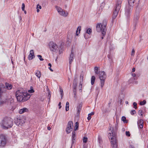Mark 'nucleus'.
Returning a JSON list of instances; mask_svg holds the SVG:
<instances>
[{"mask_svg": "<svg viewBox=\"0 0 148 148\" xmlns=\"http://www.w3.org/2000/svg\"><path fill=\"white\" fill-rule=\"evenodd\" d=\"M19 97L21 98V100H17L18 101L24 102L25 101L28 100L30 97L29 95H27V96H24V95H19Z\"/></svg>", "mask_w": 148, "mask_h": 148, "instance_id": "13", "label": "nucleus"}, {"mask_svg": "<svg viewBox=\"0 0 148 148\" xmlns=\"http://www.w3.org/2000/svg\"><path fill=\"white\" fill-rule=\"evenodd\" d=\"M132 75L134 77H135L136 75L134 73H132Z\"/></svg>", "mask_w": 148, "mask_h": 148, "instance_id": "54", "label": "nucleus"}, {"mask_svg": "<svg viewBox=\"0 0 148 148\" xmlns=\"http://www.w3.org/2000/svg\"><path fill=\"white\" fill-rule=\"evenodd\" d=\"M121 120L125 123H127L128 122L126 120V117L124 116H123L122 117Z\"/></svg>", "mask_w": 148, "mask_h": 148, "instance_id": "30", "label": "nucleus"}, {"mask_svg": "<svg viewBox=\"0 0 148 148\" xmlns=\"http://www.w3.org/2000/svg\"><path fill=\"white\" fill-rule=\"evenodd\" d=\"M125 134L126 135L128 136H130V134L129 131H126Z\"/></svg>", "mask_w": 148, "mask_h": 148, "instance_id": "41", "label": "nucleus"}, {"mask_svg": "<svg viewBox=\"0 0 148 148\" xmlns=\"http://www.w3.org/2000/svg\"><path fill=\"white\" fill-rule=\"evenodd\" d=\"M24 11V13L26 14L27 13L26 12L25 10H24V11Z\"/></svg>", "mask_w": 148, "mask_h": 148, "instance_id": "62", "label": "nucleus"}, {"mask_svg": "<svg viewBox=\"0 0 148 148\" xmlns=\"http://www.w3.org/2000/svg\"><path fill=\"white\" fill-rule=\"evenodd\" d=\"M110 130H111V133H109L108 137L110 138V137L112 136V137H111V141L110 142L112 148H118L117 143L116 141V135L114 130L113 128L112 129L111 127H110Z\"/></svg>", "mask_w": 148, "mask_h": 148, "instance_id": "3", "label": "nucleus"}, {"mask_svg": "<svg viewBox=\"0 0 148 148\" xmlns=\"http://www.w3.org/2000/svg\"><path fill=\"white\" fill-rule=\"evenodd\" d=\"M133 9V6L128 5L125 8V16L127 21L130 19L131 13L132 12Z\"/></svg>", "mask_w": 148, "mask_h": 148, "instance_id": "6", "label": "nucleus"}, {"mask_svg": "<svg viewBox=\"0 0 148 148\" xmlns=\"http://www.w3.org/2000/svg\"><path fill=\"white\" fill-rule=\"evenodd\" d=\"M51 96V94L50 93V92H49L48 96L49 97V98ZM50 99V98H49Z\"/></svg>", "mask_w": 148, "mask_h": 148, "instance_id": "56", "label": "nucleus"}, {"mask_svg": "<svg viewBox=\"0 0 148 148\" xmlns=\"http://www.w3.org/2000/svg\"><path fill=\"white\" fill-rule=\"evenodd\" d=\"M121 1L120 0H117L116 2V4L114 8L112 20V23H113L114 20L116 18L118 15V13L120 10L121 6Z\"/></svg>", "mask_w": 148, "mask_h": 148, "instance_id": "4", "label": "nucleus"}, {"mask_svg": "<svg viewBox=\"0 0 148 148\" xmlns=\"http://www.w3.org/2000/svg\"><path fill=\"white\" fill-rule=\"evenodd\" d=\"M76 133L75 131H73L72 133V143L71 145V148L73 146L75 143V141L76 139Z\"/></svg>", "mask_w": 148, "mask_h": 148, "instance_id": "14", "label": "nucleus"}, {"mask_svg": "<svg viewBox=\"0 0 148 148\" xmlns=\"http://www.w3.org/2000/svg\"><path fill=\"white\" fill-rule=\"evenodd\" d=\"M144 122L143 119H140L137 122V125L139 128L142 129L143 127Z\"/></svg>", "mask_w": 148, "mask_h": 148, "instance_id": "17", "label": "nucleus"}, {"mask_svg": "<svg viewBox=\"0 0 148 148\" xmlns=\"http://www.w3.org/2000/svg\"><path fill=\"white\" fill-rule=\"evenodd\" d=\"M69 103L68 102H67L66 104L65 110L66 111H67L69 110Z\"/></svg>", "mask_w": 148, "mask_h": 148, "instance_id": "29", "label": "nucleus"}, {"mask_svg": "<svg viewBox=\"0 0 148 148\" xmlns=\"http://www.w3.org/2000/svg\"><path fill=\"white\" fill-rule=\"evenodd\" d=\"M73 60V52L72 49L71 53L70 55L69 58V63L70 64H71Z\"/></svg>", "mask_w": 148, "mask_h": 148, "instance_id": "20", "label": "nucleus"}, {"mask_svg": "<svg viewBox=\"0 0 148 148\" xmlns=\"http://www.w3.org/2000/svg\"><path fill=\"white\" fill-rule=\"evenodd\" d=\"M37 8H39L40 9H41V6L40 5H39L38 4L37 5Z\"/></svg>", "mask_w": 148, "mask_h": 148, "instance_id": "48", "label": "nucleus"}, {"mask_svg": "<svg viewBox=\"0 0 148 148\" xmlns=\"http://www.w3.org/2000/svg\"><path fill=\"white\" fill-rule=\"evenodd\" d=\"M111 103V102H109V103H108V107H110V104Z\"/></svg>", "mask_w": 148, "mask_h": 148, "instance_id": "58", "label": "nucleus"}, {"mask_svg": "<svg viewBox=\"0 0 148 148\" xmlns=\"http://www.w3.org/2000/svg\"><path fill=\"white\" fill-rule=\"evenodd\" d=\"M60 0H51V1L53 3H57Z\"/></svg>", "mask_w": 148, "mask_h": 148, "instance_id": "44", "label": "nucleus"}, {"mask_svg": "<svg viewBox=\"0 0 148 148\" xmlns=\"http://www.w3.org/2000/svg\"><path fill=\"white\" fill-rule=\"evenodd\" d=\"M56 8L58 12L60 15L66 17L68 15V13L67 12H65V11L64 10L60 7L56 6Z\"/></svg>", "mask_w": 148, "mask_h": 148, "instance_id": "12", "label": "nucleus"}, {"mask_svg": "<svg viewBox=\"0 0 148 148\" xmlns=\"http://www.w3.org/2000/svg\"><path fill=\"white\" fill-rule=\"evenodd\" d=\"M48 46L51 51L57 53L58 51V46L53 41H50L48 44Z\"/></svg>", "mask_w": 148, "mask_h": 148, "instance_id": "7", "label": "nucleus"}, {"mask_svg": "<svg viewBox=\"0 0 148 148\" xmlns=\"http://www.w3.org/2000/svg\"><path fill=\"white\" fill-rule=\"evenodd\" d=\"M37 56L39 58V59L40 61H43L44 60L42 58V56L41 55H38Z\"/></svg>", "mask_w": 148, "mask_h": 148, "instance_id": "40", "label": "nucleus"}, {"mask_svg": "<svg viewBox=\"0 0 148 148\" xmlns=\"http://www.w3.org/2000/svg\"><path fill=\"white\" fill-rule=\"evenodd\" d=\"M125 103L126 104H128V102L127 101H126L125 102Z\"/></svg>", "mask_w": 148, "mask_h": 148, "instance_id": "63", "label": "nucleus"}, {"mask_svg": "<svg viewBox=\"0 0 148 148\" xmlns=\"http://www.w3.org/2000/svg\"><path fill=\"white\" fill-rule=\"evenodd\" d=\"M73 88V92L74 93V94L75 95V94H77L76 88Z\"/></svg>", "mask_w": 148, "mask_h": 148, "instance_id": "43", "label": "nucleus"}, {"mask_svg": "<svg viewBox=\"0 0 148 148\" xmlns=\"http://www.w3.org/2000/svg\"><path fill=\"white\" fill-rule=\"evenodd\" d=\"M28 91L30 93H33L34 92V90L33 89H32L30 90H29Z\"/></svg>", "mask_w": 148, "mask_h": 148, "instance_id": "46", "label": "nucleus"}, {"mask_svg": "<svg viewBox=\"0 0 148 148\" xmlns=\"http://www.w3.org/2000/svg\"><path fill=\"white\" fill-rule=\"evenodd\" d=\"M14 121L15 123L18 126L20 125H21V124L23 123L22 120L21 119L20 117L15 118Z\"/></svg>", "mask_w": 148, "mask_h": 148, "instance_id": "16", "label": "nucleus"}, {"mask_svg": "<svg viewBox=\"0 0 148 148\" xmlns=\"http://www.w3.org/2000/svg\"><path fill=\"white\" fill-rule=\"evenodd\" d=\"M146 103V100H144L143 101H141L140 102V105L141 106H143L145 105Z\"/></svg>", "mask_w": 148, "mask_h": 148, "instance_id": "31", "label": "nucleus"}, {"mask_svg": "<svg viewBox=\"0 0 148 148\" xmlns=\"http://www.w3.org/2000/svg\"><path fill=\"white\" fill-rule=\"evenodd\" d=\"M141 9L139 8H137L136 10L135 14L134 15L133 24L135 27L137 23L138 22L139 18V14L141 11Z\"/></svg>", "mask_w": 148, "mask_h": 148, "instance_id": "5", "label": "nucleus"}, {"mask_svg": "<svg viewBox=\"0 0 148 148\" xmlns=\"http://www.w3.org/2000/svg\"><path fill=\"white\" fill-rule=\"evenodd\" d=\"M143 110H139L138 114L139 115H140L141 116H142L143 115Z\"/></svg>", "mask_w": 148, "mask_h": 148, "instance_id": "35", "label": "nucleus"}, {"mask_svg": "<svg viewBox=\"0 0 148 148\" xmlns=\"http://www.w3.org/2000/svg\"><path fill=\"white\" fill-rule=\"evenodd\" d=\"M28 111V109L25 108H24L20 109L19 110V112L20 114H22L25 112H27Z\"/></svg>", "mask_w": 148, "mask_h": 148, "instance_id": "21", "label": "nucleus"}, {"mask_svg": "<svg viewBox=\"0 0 148 148\" xmlns=\"http://www.w3.org/2000/svg\"><path fill=\"white\" fill-rule=\"evenodd\" d=\"M80 78L82 79V81H83V71H82L81 73L80 76Z\"/></svg>", "mask_w": 148, "mask_h": 148, "instance_id": "37", "label": "nucleus"}, {"mask_svg": "<svg viewBox=\"0 0 148 148\" xmlns=\"http://www.w3.org/2000/svg\"><path fill=\"white\" fill-rule=\"evenodd\" d=\"M122 99H120V103H121L122 102Z\"/></svg>", "mask_w": 148, "mask_h": 148, "instance_id": "64", "label": "nucleus"}, {"mask_svg": "<svg viewBox=\"0 0 148 148\" xmlns=\"http://www.w3.org/2000/svg\"><path fill=\"white\" fill-rule=\"evenodd\" d=\"M87 138L86 137H84L83 138V142L84 143H86L87 141Z\"/></svg>", "mask_w": 148, "mask_h": 148, "instance_id": "34", "label": "nucleus"}, {"mask_svg": "<svg viewBox=\"0 0 148 148\" xmlns=\"http://www.w3.org/2000/svg\"><path fill=\"white\" fill-rule=\"evenodd\" d=\"M60 94L61 96V98H62V97L64 95L63 92V90L62 88H60Z\"/></svg>", "mask_w": 148, "mask_h": 148, "instance_id": "38", "label": "nucleus"}, {"mask_svg": "<svg viewBox=\"0 0 148 148\" xmlns=\"http://www.w3.org/2000/svg\"><path fill=\"white\" fill-rule=\"evenodd\" d=\"M24 95V96H27V95H29L22 89H20L17 90L16 92V96L17 98V100H21V98L19 97V95Z\"/></svg>", "mask_w": 148, "mask_h": 148, "instance_id": "9", "label": "nucleus"}, {"mask_svg": "<svg viewBox=\"0 0 148 148\" xmlns=\"http://www.w3.org/2000/svg\"><path fill=\"white\" fill-rule=\"evenodd\" d=\"M79 86H81V88L80 89V90H82V83L81 81H80L79 83Z\"/></svg>", "mask_w": 148, "mask_h": 148, "instance_id": "45", "label": "nucleus"}, {"mask_svg": "<svg viewBox=\"0 0 148 148\" xmlns=\"http://www.w3.org/2000/svg\"><path fill=\"white\" fill-rule=\"evenodd\" d=\"M35 57L34 52L33 50H31L30 51V54L28 56V58L29 60H31Z\"/></svg>", "mask_w": 148, "mask_h": 148, "instance_id": "18", "label": "nucleus"}, {"mask_svg": "<svg viewBox=\"0 0 148 148\" xmlns=\"http://www.w3.org/2000/svg\"><path fill=\"white\" fill-rule=\"evenodd\" d=\"M96 78L94 76H92L91 78V84L92 85L94 83L95 81Z\"/></svg>", "mask_w": 148, "mask_h": 148, "instance_id": "26", "label": "nucleus"}, {"mask_svg": "<svg viewBox=\"0 0 148 148\" xmlns=\"http://www.w3.org/2000/svg\"><path fill=\"white\" fill-rule=\"evenodd\" d=\"M25 5L24 3H23L22 4V11H24V10H25Z\"/></svg>", "mask_w": 148, "mask_h": 148, "instance_id": "42", "label": "nucleus"}, {"mask_svg": "<svg viewBox=\"0 0 148 148\" xmlns=\"http://www.w3.org/2000/svg\"><path fill=\"white\" fill-rule=\"evenodd\" d=\"M13 125V119L10 117H5L2 120L1 125L3 129H8L11 128Z\"/></svg>", "mask_w": 148, "mask_h": 148, "instance_id": "2", "label": "nucleus"}, {"mask_svg": "<svg viewBox=\"0 0 148 148\" xmlns=\"http://www.w3.org/2000/svg\"><path fill=\"white\" fill-rule=\"evenodd\" d=\"M61 102H60L58 105V106H59V109H60L61 107Z\"/></svg>", "mask_w": 148, "mask_h": 148, "instance_id": "50", "label": "nucleus"}, {"mask_svg": "<svg viewBox=\"0 0 148 148\" xmlns=\"http://www.w3.org/2000/svg\"><path fill=\"white\" fill-rule=\"evenodd\" d=\"M87 34H85L84 35V36L85 38V39H87L88 38L86 36Z\"/></svg>", "mask_w": 148, "mask_h": 148, "instance_id": "51", "label": "nucleus"}, {"mask_svg": "<svg viewBox=\"0 0 148 148\" xmlns=\"http://www.w3.org/2000/svg\"><path fill=\"white\" fill-rule=\"evenodd\" d=\"M136 112L135 110H132L130 113L132 115H134L136 114Z\"/></svg>", "mask_w": 148, "mask_h": 148, "instance_id": "39", "label": "nucleus"}, {"mask_svg": "<svg viewBox=\"0 0 148 148\" xmlns=\"http://www.w3.org/2000/svg\"><path fill=\"white\" fill-rule=\"evenodd\" d=\"M77 83L76 82L75 80L73 82V88H76V87L77 86Z\"/></svg>", "mask_w": 148, "mask_h": 148, "instance_id": "33", "label": "nucleus"}, {"mask_svg": "<svg viewBox=\"0 0 148 148\" xmlns=\"http://www.w3.org/2000/svg\"><path fill=\"white\" fill-rule=\"evenodd\" d=\"M5 86L6 88L8 90H10L12 88V85L9 83H6L5 84Z\"/></svg>", "mask_w": 148, "mask_h": 148, "instance_id": "22", "label": "nucleus"}, {"mask_svg": "<svg viewBox=\"0 0 148 148\" xmlns=\"http://www.w3.org/2000/svg\"><path fill=\"white\" fill-rule=\"evenodd\" d=\"M129 148H135L134 146L132 145H130L129 146Z\"/></svg>", "mask_w": 148, "mask_h": 148, "instance_id": "47", "label": "nucleus"}, {"mask_svg": "<svg viewBox=\"0 0 148 148\" xmlns=\"http://www.w3.org/2000/svg\"><path fill=\"white\" fill-rule=\"evenodd\" d=\"M81 26H79L77 29V30L76 31V36H78V34H79L80 32V31L81 30Z\"/></svg>", "mask_w": 148, "mask_h": 148, "instance_id": "28", "label": "nucleus"}, {"mask_svg": "<svg viewBox=\"0 0 148 148\" xmlns=\"http://www.w3.org/2000/svg\"><path fill=\"white\" fill-rule=\"evenodd\" d=\"M48 65L49 66V67L51 66V64L50 63H49L48 64Z\"/></svg>", "mask_w": 148, "mask_h": 148, "instance_id": "57", "label": "nucleus"}, {"mask_svg": "<svg viewBox=\"0 0 148 148\" xmlns=\"http://www.w3.org/2000/svg\"><path fill=\"white\" fill-rule=\"evenodd\" d=\"M133 108H134L136 109H137V103L136 102H134L133 103Z\"/></svg>", "mask_w": 148, "mask_h": 148, "instance_id": "36", "label": "nucleus"}, {"mask_svg": "<svg viewBox=\"0 0 148 148\" xmlns=\"http://www.w3.org/2000/svg\"><path fill=\"white\" fill-rule=\"evenodd\" d=\"M108 21L104 19L102 23H98L96 26V29L97 32H101L102 37L101 38L102 39L105 36L106 31V26L107 24Z\"/></svg>", "mask_w": 148, "mask_h": 148, "instance_id": "1", "label": "nucleus"}, {"mask_svg": "<svg viewBox=\"0 0 148 148\" xmlns=\"http://www.w3.org/2000/svg\"><path fill=\"white\" fill-rule=\"evenodd\" d=\"M110 55H108V58H110Z\"/></svg>", "mask_w": 148, "mask_h": 148, "instance_id": "61", "label": "nucleus"}, {"mask_svg": "<svg viewBox=\"0 0 148 148\" xmlns=\"http://www.w3.org/2000/svg\"><path fill=\"white\" fill-rule=\"evenodd\" d=\"M94 114V112H92L90 113L88 115V117H87V119L88 120H90L91 119V116L92 115H93Z\"/></svg>", "mask_w": 148, "mask_h": 148, "instance_id": "27", "label": "nucleus"}, {"mask_svg": "<svg viewBox=\"0 0 148 148\" xmlns=\"http://www.w3.org/2000/svg\"><path fill=\"white\" fill-rule=\"evenodd\" d=\"M7 139L5 135H0V147H4L7 143Z\"/></svg>", "mask_w": 148, "mask_h": 148, "instance_id": "10", "label": "nucleus"}, {"mask_svg": "<svg viewBox=\"0 0 148 148\" xmlns=\"http://www.w3.org/2000/svg\"><path fill=\"white\" fill-rule=\"evenodd\" d=\"M134 53H135L134 50V49H132V54H131L132 55H133V54H134Z\"/></svg>", "mask_w": 148, "mask_h": 148, "instance_id": "49", "label": "nucleus"}, {"mask_svg": "<svg viewBox=\"0 0 148 148\" xmlns=\"http://www.w3.org/2000/svg\"><path fill=\"white\" fill-rule=\"evenodd\" d=\"M86 32L89 34H91L92 33V29L90 28H88L86 31Z\"/></svg>", "mask_w": 148, "mask_h": 148, "instance_id": "32", "label": "nucleus"}, {"mask_svg": "<svg viewBox=\"0 0 148 148\" xmlns=\"http://www.w3.org/2000/svg\"><path fill=\"white\" fill-rule=\"evenodd\" d=\"M51 128L50 127L48 126L47 127L48 130H51Z\"/></svg>", "mask_w": 148, "mask_h": 148, "instance_id": "55", "label": "nucleus"}, {"mask_svg": "<svg viewBox=\"0 0 148 148\" xmlns=\"http://www.w3.org/2000/svg\"><path fill=\"white\" fill-rule=\"evenodd\" d=\"M94 70L95 73L96 74H99L100 73V72H101V71H100L99 67H98L97 66L95 67L94 69Z\"/></svg>", "mask_w": 148, "mask_h": 148, "instance_id": "23", "label": "nucleus"}, {"mask_svg": "<svg viewBox=\"0 0 148 148\" xmlns=\"http://www.w3.org/2000/svg\"><path fill=\"white\" fill-rule=\"evenodd\" d=\"M74 97L75 98H76V94H75V95H74Z\"/></svg>", "mask_w": 148, "mask_h": 148, "instance_id": "60", "label": "nucleus"}, {"mask_svg": "<svg viewBox=\"0 0 148 148\" xmlns=\"http://www.w3.org/2000/svg\"><path fill=\"white\" fill-rule=\"evenodd\" d=\"M51 67H49L48 68L52 72H53V70L51 69Z\"/></svg>", "mask_w": 148, "mask_h": 148, "instance_id": "53", "label": "nucleus"}, {"mask_svg": "<svg viewBox=\"0 0 148 148\" xmlns=\"http://www.w3.org/2000/svg\"><path fill=\"white\" fill-rule=\"evenodd\" d=\"M79 123L77 122L75 123V127L74 128V130L73 131L77 130L78 129Z\"/></svg>", "mask_w": 148, "mask_h": 148, "instance_id": "24", "label": "nucleus"}, {"mask_svg": "<svg viewBox=\"0 0 148 148\" xmlns=\"http://www.w3.org/2000/svg\"><path fill=\"white\" fill-rule=\"evenodd\" d=\"M73 127V123L72 121H69L68 122L66 128V132L67 134H68L70 133L72 131Z\"/></svg>", "mask_w": 148, "mask_h": 148, "instance_id": "11", "label": "nucleus"}, {"mask_svg": "<svg viewBox=\"0 0 148 148\" xmlns=\"http://www.w3.org/2000/svg\"><path fill=\"white\" fill-rule=\"evenodd\" d=\"M99 78L100 80L101 86L102 88L104 86L105 80L106 77L105 73L104 71H101L99 74Z\"/></svg>", "mask_w": 148, "mask_h": 148, "instance_id": "8", "label": "nucleus"}, {"mask_svg": "<svg viewBox=\"0 0 148 148\" xmlns=\"http://www.w3.org/2000/svg\"><path fill=\"white\" fill-rule=\"evenodd\" d=\"M40 11V10L39 9H37V12H38Z\"/></svg>", "mask_w": 148, "mask_h": 148, "instance_id": "59", "label": "nucleus"}, {"mask_svg": "<svg viewBox=\"0 0 148 148\" xmlns=\"http://www.w3.org/2000/svg\"><path fill=\"white\" fill-rule=\"evenodd\" d=\"M135 71V68H133L132 69V72H134Z\"/></svg>", "mask_w": 148, "mask_h": 148, "instance_id": "52", "label": "nucleus"}, {"mask_svg": "<svg viewBox=\"0 0 148 148\" xmlns=\"http://www.w3.org/2000/svg\"><path fill=\"white\" fill-rule=\"evenodd\" d=\"M35 74L38 78H40L41 76V73L39 71L37 70L35 73Z\"/></svg>", "mask_w": 148, "mask_h": 148, "instance_id": "25", "label": "nucleus"}, {"mask_svg": "<svg viewBox=\"0 0 148 148\" xmlns=\"http://www.w3.org/2000/svg\"><path fill=\"white\" fill-rule=\"evenodd\" d=\"M82 103H80L78 106H77V115H79L80 113V112L81 110L82 107Z\"/></svg>", "mask_w": 148, "mask_h": 148, "instance_id": "19", "label": "nucleus"}, {"mask_svg": "<svg viewBox=\"0 0 148 148\" xmlns=\"http://www.w3.org/2000/svg\"><path fill=\"white\" fill-rule=\"evenodd\" d=\"M129 5H130L133 6L134 5V4L135 3L137 4V5L139 3L140 0H128Z\"/></svg>", "mask_w": 148, "mask_h": 148, "instance_id": "15", "label": "nucleus"}]
</instances>
